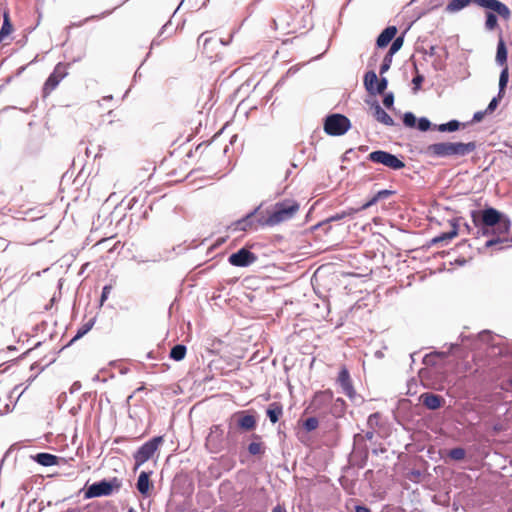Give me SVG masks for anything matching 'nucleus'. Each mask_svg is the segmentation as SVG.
<instances>
[{"instance_id":"nucleus-1","label":"nucleus","mask_w":512,"mask_h":512,"mask_svg":"<svg viewBox=\"0 0 512 512\" xmlns=\"http://www.w3.org/2000/svg\"><path fill=\"white\" fill-rule=\"evenodd\" d=\"M473 222L483 229V234L489 233L496 236L486 242V247H491L506 240L510 232L511 220L497 209L489 207L479 212H473Z\"/></svg>"},{"instance_id":"nucleus-2","label":"nucleus","mask_w":512,"mask_h":512,"mask_svg":"<svg viewBox=\"0 0 512 512\" xmlns=\"http://www.w3.org/2000/svg\"><path fill=\"white\" fill-rule=\"evenodd\" d=\"M475 149V142H439L428 145L425 148V154L434 158L465 156Z\"/></svg>"},{"instance_id":"nucleus-3","label":"nucleus","mask_w":512,"mask_h":512,"mask_svg":"<svg viewBox=\"0 0 512 512\" xmlns=\"http://www.w3.org/2000/svg\"><path fill=\"white\" fill-rule=\"evenodd\" d=\"M300 205L294 199H285L275 203L273 208L267 211V217L260 220L261 225L275 226L292 219L299 211Z\"/></svg>"},{"instance_id":"nucleus-4","label":"nucleus","mask_w":512,"mask_h":512,"mask_svg":"<svg viewBox=\"0 0 512 512\" xmlns=\"http://www.w3.org/2000/svg\"><path fill=\"white\" fill-rule=\"evenodd\" d=\"M471 3H475L480 7L494 11L504 20H508L511 17V11L508 6L499 0H451L447 5L446 10L451 13L457 12Z\"/></svg>"},{"instance_id":"nucleus-5","label":"nucleus","mask_w":512,"mask_h":512,"mask_svg":"<svg viewBox=\"0 0 512 512\" xmlns=\"http://www.w3.org/2000/svg\"><path fill=\"white\" fill-rule=\"evenodd\" d=\"M121 487V481L114 477L111 480H102L100 482L93 483L85 491V498H96L102 496H109L114 491H118Z\"/></svg>"},{"instance_id":"nucleus-6","label":"nucleus","mask_w":512,"mask_h":512,"mask_svg":"<svg viewBox=\"0 0 512 512\" xmlns=\"http://www.w3.org/2000/svg\"><path fill=\"white\" fill-rule=\"evenodd\" d=\"M351 126L350 120L342 114H332L326 117L324 131L331 136L345 134Z\"/></svg>"},{"instance_id":"nucleus-7","label":"nucleus","mask_w":512,"mask_h":512,"mask_svg":"<svg viewBox=\"0 0 512 512\" xmlns=\"http://www.w3.org/2000/svg\"><path fill=\"white\" fill-rule=\"evenodd\" d=\"M69 63L59 62L53 72L49 75L42 88L43 97L49 96L59 83L69 74Z\"/></svg>"},{"instance_id":"nucleus-8","label":"nucleus","mask_w":512,"mask_h":512,"mask_svg":"<svg viewBox=\"0 0 512 512\" xmlns=\"http://www.w3.org/2000/svg\"><path fill=\"white\" fill-rule=\"evenodd\" d=\"M164 441L163 436H156L144 443L134 454L135 469L147 462Z\"/></svg>"},{"instance_id":"nucleus-9","label":"nucleus","mask_w":512,"mask_h":512,"mask_svg":"<svg viewBox=\"0 0 512 512\" xmlns=\"http://www.w3.org/2000/svg\"><path fill=\"white\" fill-rule=\"evenodd\" d=\"M368 159L374 163L382 164L393 170H400L405 167V163L397 156L383 150L371 152L368 155Z\"/></svg>"},{"instance_id":"nucleus-10","label":"nucleus","mask_w":512,"mask_h":512,"mask_svg":"<svg viewBox=\"0 0 512 512\" xmlns=\"http://www.w3.org/2000/svg\"><path fill=\"white\" fill-rule=\"evenodd\" d=\"M224 431L220 425H213L206 438V447L212 453H218L223 449Z\"/></svg>"},{"instance_id":"nucleus-11","label":"nucleus","mask_w":512,"mask_h":512,"mask_svg":"<svg viewBox=\"0 0 512 512\" xmlns=\"http://www.w3.org/2000/svg\"><path fill=\"white\" fill-rule=\"evenodd\" d=\"M334 397L332 390L326 389L314 394L307 410L312 413L318 412L330 405Z\"/></svg>"},{"instance_id":"nucleus-12","label":"nucleus","mask_w":512,"mask_h":512,"mask_svg":"<svg viewBox=\"0 0 512 512\" xmlns=\"http://www.w3.org/2000/svg\"><path fill=\"white\" fill-rule=\"evenodd\" d=\"M257 260V256L246 248H241L229 256V263L236 267H247Z\"/></svg>"},{"instance_id":"nucleus-13","label":"nucleus","mask_w":512,"mask_h":512,"mask_svg":"<svg viewBox=\"0 0 512 512\" xmlns=\"http://www.w3.org/2000/svg\"><path fill=\"white\" fill-rule=\"evenodd\" d=\"M337 383L340 385L342 392L349 397L350 399H353L356 395V391L353 387V383L349 374L348 369L343 366L338 374L337 377Z\"/></svg>"},{"instance_id":"nucleus-14","label":"nucleus","mask_w":512,"mask_h":512,"mask_svg":"<svg viewBox=\"0 0 512 512\" xmlns=\"http://www.w3.org/2000/svg\"><path fill=\"white\" fill-rule=\"evenodd\" d=\"M420 399L423 405L431 410L440 408L444 401L441 396L432 393H424L421 395Z\"/></svg>"},{"instance_id":"nucleus-15","label":"nucleus","mask_w":512,"mask_h":512,"mask_svg":"<svg viewBox=\"0 0 512 512\" xmlns=\"http://www.w3.org/2000/svg\"><path fill=\"white\" fill-rule=\"evenodd\" d=\"M256 423V418L253 415H248L244 412L238 414L237 425L240 429L245 431L254 430Z\"/></svg>"},{"instance_id":"nucleus-16","label":"nucleus","mask_w":512,"mask_h":512,"mask_svg":"<svg viewBox=\"0 0 512 512\" xmlns=\"http://www.w3.org/2000/svg\"><path fill=\"white\" fill-rule=\"evenodd\" d=\"M397 34V28L395 26H388L385 28L377 38L378 47H386Z\"/></svg>"},{"instance_id":"nucleus-17","label":"nucleus","mask_w":512,"mask_h":512,"mask_svg":"<svg viewBox=\"0 0 512 512\" xmlns=\"http://www.w3.org/2000/svg\"><path fill=\"white\" fill-rule=\"evenodd\" d=\"M136 487L142 495L147 496L152 488L150 473L142 471L138 477Z\"/></svg>"},{"instance_id":"nucleus-18","label":"nucleus","mask_w":512,"mask_h":512,"mask_svg":"<svg viewBox=\"0 0 512 512\" xmlns=\"http://www.w3.org/2000/svg\"><path fill=\"white\" fill-rule=\"evenodd\" d=\"M33 459L40 465L49 467L59 464V457L50 453H38L33 456Z\"/></svg>"},{"instance_id":"nucleus-19","label":"nucleus","mask_w":512,"mask_h":512,"mask_svg":"<svg viewBox=\"0 0 512 512\" xmlns=\"http://www.w3.org/2000/svg\"><path fill=\"white\" fill-rule=\"evenodd\" d=\"M374 117L377 121L383 123L384 125H394L392 117L384 109H382L379 104H376L374 107Z\"/></svg>"},{"instance_id":"nucleus-20","label":"nucleus","mask_w":512,"mask_h":512,"mask_svg":"<svg viewBox=\"0 0 512 512\" xmlns=\"http://www.w3.org/2000/svg\"><path fill=\"white\" fill-rule=\"evenodd\" d=\"M283 414V407L279 402H273L268 406L267 416L272 423H276Z\"/></svg>"},{"instance_id":"nucleus-21","label":"nucleus","mask_w":512,"mask_h":512,"mask_svg":"<svg viewBox=\"0 0 512 512\" xmlns=\"http://www.w3.org/2000/svg\"><path fill=\"white\" fill-rule=\"evenodd\" d=\"M496 62L504 67L507 65V49L502 37H500L497 44Z\"/></svg>"},{"instance_id":"nucleus-22","label":"nucleus","mask_w":512,"mask_h":512,"mask_svg":"<svg viewBox=\"0 0 512 512\" xmlns=\"http://www.w3.org/2000/svg\"><path fill=\"white\" fill-rule=\"evenodd\" d=\"M252 438L255 439L256 441L251 442L249 444L248 452L251 455H262V454H264L265 447H264L263 443L260 441V439H261L260 435L253 434Z\"/></svg>"},{"instance_id":"nucleus-23","label":"nucleus","mask_w":512,"mask_h":512,"mask_svg":"<svg viewBox=\"0 0 512 512\" xmlns=\"http://www.w3.org/2000/svg\"><path fill=\"white\" fill-rule=\"evenodd\" d=\"M509 80V69L508 66L505 65V67L502 69L499 77V92L498 97L502 98L505 94V89L507 86Z\"/></svg>"},{"instance_id":"nucleus-24","label":"nucleus","mask_w":512,"mask_h":512,"mask_svg":"<svg viewBox=\"0 0 512 512\" xmlns=\"http://www.w3.org/2000/svg\"><path fill=\"white\" fill-rule=\"evenodd\" d=\"M378 82V77L374 71H368L364 76V85L370 93H374V85Z\"/></svg>"},{"instance_id":"nucleus-25","label":"nucleus","mask_w":512,"mask_h":512,"mask_svg":"<svg viewBox=\"0 0 512 512\" xmlns=\"http://www.w3.org/2000/svg\"><path fill=\"white\" fill-rule=\"evenodd\" d=\"M451 226H452V229L449 232L442 233L438 237L434 238L433 241L435 243H438V242L448 241V240L455 238L458 235V226L454 222L451 223Z\"/></svg>"},{"instance_id":"nucleus-26","label":"nucleus","mask_w":512,"mask_h":512,"mask_svg":"<svg viewBox=\"0 0 512 512\" xmlns=\"http://www.w3.org/2000/svg\"><path fill=\"white\" fill-rule=\"evenodd\" d=\"M258 209H256L254 212L248 214L245 218L239 220L236 222V229L246 231L247 229L252 228V219L255 216Z\"/></svg>"},{"instance_id":"nucleus-27","label":"nucleus","mask_w":512,"mask_h":512,"mask_svg":"<svg viewBox=\"0 0 512 512\" xmlns=\"http://www.w3.org/2000/svg\"><path fill=\"white\" fill-rule=\"evenodd\" d=\"M186 347L182 344L175 345L170 351V358L175 361H181L186 356Z\"/></svg>"},{"instance_id":"nucleus-28","label":"nucleus","mask_w":512,"mask_h":512,"mask_svg":"<svg viewBox=\"0 0 512 512\" xmlns=\"http://www.w3.org/2000/svg\"><path fill=\"white\" fill-rule=\"evenodd\" d=\"M3 18H4L3 19V24H2V27L0 29V41L4 37L9 35L12 32V30H13L12 24L10 22L9 14L7 12H4Z\"/></svg>"},{"instance_id":"nucleus-29","label":"nucleus","mask_w":512,"mask_h":512,"mask_svg":"<svg viewBox=\"0 0 512 512\" xmlns=\"http://www.w3.org/2000/svg\"><path fill=\"white\" fill-rule=\"evenodd\" d=\"M358 213V210H356L355 208H349L348 210L346 211H343L341 213H337L333 216H331L328 221H338V220H341V219H344L346 217H350V216H353L354 214Z\"/></svg>"},{"instance_id":"nucleus-30","label":"nucleus","mask_w":512,"mask_h":512,"mask_svg":"<svg viewBox=\"0 0 512 512\" xmlns=\"http://www.w3.org/2000/svg\"><path fill=\"white\" fill-rule=\"evenodd\" d=\"M497 25H498V23H497L496 15L494 13H492V12H488L486 14L485 27L488 30H494L497 27Z\"/></svg>"},{"instance_id":"nucleus-31","label":"nucleus","mask_w":512,"mask_h":512,"mask_svg":"<svg viewBox=\"0 0 512 512\" xmlns=\"http://www.w3.org/2000/svg\"><path fill=\"white\" fill-rule=\"evenodd\" d=\"M93 324L94 322L91 320L85 324H83L77 331L76 335L74 336V338L72 339V341H75L79 338H81L82 336H84L88 331L91 330V328L93 327Z\"/></svg>"},{"instance_id":"nucleus-32","label":"nucleus","mask_w":512,"mask_h":512,"mask_svg":"<svg viewBox=\"0 0 512 512\" xmlns=\"http://www.w3.org/2000/svg\"><path fill=\"white\" fill-rule=\"evenodd\" d=\"M319 426V421L317 418L315 417H310V418H307L304 422H303V427L305 428L306 431L310 432V431H313L315 429H317Z\"/></svg>"},{"instance_id":"nucleus-33","label":"nucleus","mask_w":512,"mask_h":512,"mask_svg":"<svg viewBox=\"0 0 512 512\" xmlns=\"http://www.w3.org/2000/svg\"><path fill=\"white\" fill-rule=\"evenodd\" d=\"M403 43H404V38H403V36H399V37H397V38L393 41V43H392V45H391V47H390V49H389V51H388V54H390V55L395 54L398 50H400V49H401V47L403 46Z\"/></svg>"},{"instance_id":"nucleus-34","label":"nucleus","mask_w":512,"mask_h":512,"mask_svg":"<svg viewBox=\"0 0 512 512\" xmlns=\"http://www.w3.org/2000/svg\"><path fill=\"white\" fill-rule=\"evenodd\" d=\"M449 456L454 460H462L465 457V450L463 448L451 449Z\"/></svg>"},{"instance_id":"nucleus-35","label":"nucleus","mask_w":512,"mask_h":512,"mask_svg":"<svg viewBox=\"0 0 512 512\" xmlns=\"http://www.w3.org/2000/svg\"><path fill=\"white\" fill-rule=\"evenodd\" d=\"M392 56L387 53V55L384 57L383 62L380 67V74H384L386 71L389 70L391 63H392Z\"/></svg>"},{"instance_id":"nucleus-36","label":"nucleus","mask_w":512,"mask_h":512,"mask_svg":"<svg viewBox=\"0 0 512 512\" xmlns=\"http://www.w3.org/2000/svg\"><path fill=\"white\" fill-rule=\"evenodd\" d=\"M387 83L388 82L386 78H381L380 80H378V82L376 83V88H374V92L382 94L387 88Z\"/></svg>"},{"instance_id":"nucleus-37","label":"nucleus","mask_w":512,"mask_h":512,"mask_svg":"<svg viewBox=\"0 0 512 512\" xmlns=\"http://www.w3.org/2000/svg\"><path fill=\"white\" fill-rule=\"evenodd\" d=\"M403 122L408 127H414L416 124V118L412 113H406L404 115Z\"/></svg>"},{"instance_id":"nucleus-38","label":"nucleus","mask_w":512,"mask_h":512,"mask_svg":"<svg viewBox=\"0 0 512 512\" xmlns=\"http://www.w3.org/2000/svg\"><path fill=\"white\" fill-rule=\"evenodd\" d=\"M212 40H213L212 38H210V37H206V33H202V34L198 37V45L202 44L203 49H204V50H207V49H208V45H209V43H210Z\"/></svg>"},{"instance_id":"nucleus-39","label":"nucleus","mask_w":512,"mask_h":512,"mask_svg":"<svg viewBox=\"0 0 512 512\" xmlns=\"http://www.w3.org/2000/svg\"><path fill=\"white\" fill-rule=\"evenodd\" d=\"M111 290H112V285H106V286L103 287L101 298H100V305L101 306L108 299Z\"/></svg>"},{"instance_id":"nucleus-40","label":"nucleus","mask_w":512,"mask_h":512,"mask_svg":"<svg viewBox=\"0 0 512 512\" xmlns=\"http://www.w3.org/2000/svg\"><path fill=\"white\" fill-rule=\"evenodd\" d=\"M431 127V123L427 118H420L418 120V129L420 131H427Z\"/></svg>"},{"instance_id":"nucleus-41","label":"nucleus","mask_w":512,"mask_h":512,"mask_svg":"<svg viewBox=\"0 0 512 512\" xmlns=\"http://www.w3.org/2000/svg\"><path fill=\"white\" fill-rule=\"evenodd\" d=\"M379 201V199L377 198V196H373L369 201H367L366 203H364L360 208H355L356 210H358V212L360 211H363V210H366L368 209L369 207L373 206L374 204H376L377 202Z\"/></svg>"},{"instance_id":"nucleus-42","label":"nucleus","mask_w":512,"mask_h":512,"mask_svg":"<svg viewBox=\"0 0 512 512\" xmlns=\"http://www.w3.org/2000/svg\"><path fill=\"white\" fill-rule=\"evenodd\" d=\"M499 97L497 98H493L490 103L488 104L487 108H486V112H488V114L494 112L496 110V108L498 107V104H499Z\"/></svg>"},{"instance_id":"nucleus-43","label":"nucleus","mask_w":512,"mask_h":512,"mask_svg":"<svg viewBox=\"0 0 512 512\" xmlns=\"http://www.w3.org/2000/svg\"><path fill=\"white\" fill-rule=\"evenodd\" d=\"M446 126L448 132H454L459 129L460 123L457 120H451L448 123H446Z\"/></svg>"},{"instance_id":"nucleus-44","label":"nucleus","mask_w":512,"mask_h":512,"mask_svg":"<svg viewBox=\"0 0 512 512\" xmlns=\"http://www.w3.org/2000/svg\"><path fill=\"white\" fill-rule=\"evenodd\" d=\"M423 81H424V77L420 74H417L412 80V83L414 85V90H419Z\"/></svg>"},{"instance_id":"nucleus-45","label":"nucleus","mask_w":512,"mask_h":512,"mask_svg":"<svg viewBox=\"0 0 512 512\" xmlns=\"http://www.w3.org/2000/svg\"><path fill=\"white\" fill-rule=\"evenodd\" d=\"M393 103H394V96L393 94H387L384 99H383V104L385 107L387 108H391L393 106Z\"/></svg>"},{"instance_id":"nucleus-46","label":"nucleus","mask_w":512,"mask_h":512,"mask_svg":"<svg viewBox=\"0 0 512 512\" xmlns=\"http://www.w3.org/2000/svg\"><path fill=\"white\" fill-rule=\"evenodd\" d=\"M485 114H488V112H486V110L478 111V112L474 113L473 122H480L484 118Z\"/></svg>"},{"instance_id":"nucleus-47","label":"nucleus","mask_w":512,"mask_h":512,"mask_svg":"<svg viewBox=\"0 0 512 512\" xmlns=\"http://www.w3.org/2000/svg\"><path fill=\"white\" fill-rule=\"evenodd\" d=\"M392 193L393 192L390 190H381L376 194V196L380 200L389 197Z\"/></svg>"},{"instance_id":"nucleus-48","label":"nucleus","mask_w":512,"mask_h":512,"mask_svg":"<svg viewBox=\"0 0 512 512\" xmlns=\"http://www.w3.org/2000/svg\"><path fill=\"white\" fill-rule=\"evenodd\" d=\"M271 512H287L286 508L283 505H276Z\"/></svg>"},{"instance_id":"nucleus-49","label":"nucleus","mask_w":512,"mask_h":512,"mask_svg":"<svg viewBox=\"0 0 512 512\" xmlns=\"http://www.w3.org/2000/svg\"><path fill=\"white\" fill-rule=\"evenodd\" d=\"M355 512H371L366 506H356Z\"/></svg>"},{"instance_id":"nucleus-50","label":"nucleus","mask_w":512,"mask_h":512,"mask_svg":"<svg viewBox=\"0 0 512 512\" xmlns=\"http://www.w3.org/2000/svg\"><path fill=\"white\" fill-rule=\"evenodd\" d=\"M437 130L440 131V132H447V126H446V123L445 124H440L437 126Z\"/></svg>"},{"instance_id":"nucleus-51","label":"nucleus","mask_w":512,"mask_h":512,"mask_svg":"<svg viewBox=\"0 0 512 512\" xmlns=\"http://www.w3.org/2000/svg\"><path fill=\"white\" fill-rule=\"evenodd\" d=\"M365 436L368 440H372L374 438V432L368 431Z\"/></svg>"},{"instance_id":"nucleus-52","label":"nucleus","mask_w":512,"mask_h":512,"mask_svg":"<svg viewBox=\"0 0 512 512\" xmlns=\"http://www.w3.org/2000/svg\"><path fill=\"white\" fill-rule=\"evenodd\" d=\"M377 416H378V414H377V413L370 415V416H369V419H368V422H369V423H371V422L373 421V419H376V418H377Z\"/></svg>"},{"instance_id":"nucleus-53","label":"nucleus","mask_w":512,"mask_h":512,"mask_svg":"<svg viewBox=\"0 0 512 512\" xmlns=\"http://www.w3.org/2000/svg\"><path fill=\"white\" fill-rule=\"evenodd\" d=\"M105 241H106V239H102L101 241L98 242V244H101V243H103Z\"/></svg>"},{"instance_id":"nucleus-54","label":"nucleus","mask_w":512,"mask_h":512,"mask_svg":"<svg viewBox=\"0 0 512 512\" xmlns=\"http://www.w3.org/2000/svg\"><path fill=\"white\" fill-rule=\"evenodd\" d=\"M128 512H135L133 509H130Z\"/></svg>"},{"instance_id":"nucleus-55","label":"nucleus","mask_w":512,"mask_h":512,"mask_svg":"<svg viewBox=\"0 0 512 512\" xmlns=\"http://www.w3.org/2000/svg\"><path fill=\"white\" fill-rule=\"evenodd\" d=\"M510 384H511V386H512V379L510 380Z\"/></svg>"}]
</instances>
